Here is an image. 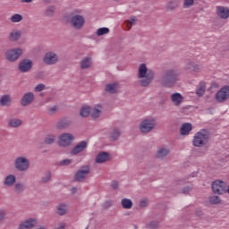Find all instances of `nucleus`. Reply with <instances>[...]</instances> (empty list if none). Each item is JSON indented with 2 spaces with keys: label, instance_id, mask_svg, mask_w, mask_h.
Segmentation results:
<instances>
[{
  "label": "nucleus",
  "instance_id": "f257e3e1",
  "mask_svg": "<svg viewBox=\"0 0 229 229\" xmlns=\"http://www.w3.org/2000/svg\"><path fill=\"white\" fill-rule=\"evenodd\" d=\"M155 78V73L153 71L148 70L146 64L140 65L138 69V80L141 87H148Z\"/></svg>",
  "mask_w": 229,
  "mask_h": 229
},
{
  "label": "nucleus",
  "instance_id": "f03ea898",
  "mask_svg": "<svg viewBox=\"0 0 229 229\" xmlns=\"http://www.w3.org/2000/svg\"><path fill=\"white\" fill-rule=\"evenodd\" d=\"M210 139V134L208 133V131L203 129L195 133L192 140V145L194 148H203L208 142V140Z\"/></svg>",
  "mask_w": 229,
  "mask_h": 229
},
{
  "label": "nucleus",
  "instance_id": "7ed1b4c3",
  "mask_svg": "<svg viewBox=\"0 0 229 229\" xmlns=\"http://www.w3.org/2000/svg\"><path fill=\"white\" fill-rule=\"evenodd\" d=\"M156 126L157 121L153 118H148L141 121L140 124V131H141V133H149V131L155 130Z\"/></svg>",
  "mask_w": 229,
  "mask_h": 229
},
{
  "label": "nucleus",
  "instance_id": "20e7f679",
  "mask_svg": "<svg viewBox=\"0 0 229 229\" xmlns=\"http://www.w3.org/2000/svg\"><path fill=\"white\" fill-rule=\"evenodd\" d=\"M14 167L17 171H28V169H30V159L23 156L16 157L14 160Z\"/></svg>",
  "mask_w": 229,
  "mask_h": 229
},
{
  "label": "nucleus",
  "instance_id": "39448f33",
  "mask_svg": "<svg viewBox=\"0 0 229 229\" xmlns=\"http://www.w3.org/2000/svg\"><path fill=\"white\" fill-rule=\"evenodd\" d=\"M74 141V136L71 133H63L59 136L58 146L68 148Z\"/></svg>",
  "mask_w": 229,
  "mask_h": 229
},
{
  "label": "nucleus",
  "instance_id": "423d86ee",
  "mask_svg": "<svg viewBox=\"0 0 229 229\" xmlns=\"http://www.w3.org/2000/svg\"><path fill=\"white\" fill-rule=\"evenodd\" d=\"M70 23L74 30H81L83 26H85V17L80 14H75L72 16Z\"/></svg>",
  "mask_w": 229,
  "mask_h": 229
},
{
  "label": "nucleus",
  "instance_id": "0eeeda50",
  "mask_svg": "<svg viewBox=\"0 0 229 229\" xmlns=\"http://www.w3.org/2000/svg\"><path fill=\"white\" fill-rule=\"evenodd\" d=\"M218 103H225L229 99V86H224L218 90L215 96Z\"/></svg>",
  "mask_w": 229,
  "mask_h": 229
},
{
  "label": "nucleus",
  "instance_id": "6e6552de",
  "mask_svg": "<svg viewBox=\"0 0 229 229\" xmlns=\"http://www.w3.org/2000/svg\"><path fill=\"white\" fill-rule=\"evenodd\" d=\"M21 55H22V49L21 48H13L5 52V56L9 62H15L16 60H19Z\"/></svg>",
  "mask_w": 229,
  "mask_h": 229
},
{
  "label": "nucleus",
  "instance_id": "1a4fd4ad",
  "mask_svg": "<svg viewBox=\"0 0 229 229\" xmlns=\"http://www.w3.org/2000/svg\"><path fill=\"white\" fill-rule=\"evenodd\" d=\"M90 174V166L85 165L80 168V170L75 174L74 178L76 182H83L87 176Z\"/></svg>",
  "mask_w": 229,
  "mask_h": 229
},
{
  "label": "nucleus",
  "instance_id": "9d476101",
  "mask_svg": "<svg viewBox=\"0 0 229 229\" xmlns=\"http://www.w3.org/2000/svg\"><path fill=\"white\" fill-rule=\"evenodd\" d=\"M212 191L214 194H223V192H226V182L223 181H215L212 183Z\"/></svg>",
  "mask_w": 229,
  "mask_h": 229
},
{
  "label": "nucleus",
  "instance_id": "9b49d317",
  "mask_svg": "<svg viewBox=\"0 0 229 229\" xmlns=\"http://www.w3.org/2000/svg\"><path fill=\"white\" fill-rule=\"evenodd\" d=\"M43 62L47 65H55L58 62V55L55 52H47L43 58Z\"/></svg>",
  "mask_w": 229,
  "mask_h": 229
},
{
  "label": "nucleus",
  "instance_id": "f8f14e48",
  "mask_svg": "<svg viewBox=\"0 0 229 229\" xmlns=\"http://www.w3.org/2000/svg\"><path fill=\"white\" fill-rule=\"evenodd\" d=\"M33 67V62L30 59H23L20 62L19 70L21 72H28Z\"/></svg>",
  "mask_w": 229,
  "mask_h": 229
},
{
  "label": "nucleus",
  "instance_id": "ddd939ff",
  "mask_svg": "<svg viewBox=\"0 0 229 229\" xmlns=\"http://www.w3.org/2000/svg\"><path fill=\"white\" fill-rule=\"evenodd\" d=\"M33 101H35V94H33V92H28L23 95L21 104V106H28V105H31Z\"/></svg>",
  "mask_w": 229,
  "mask_h": 229
},
{
  "label": "nucleus",
  "instance_id": "4468645a",
  "mask_svg": "<svg viewBox=\"0 0 229 229\" xmlns=\"http://www.w3.org/2000/svg\"><path fill=\"white\" fill-rule=\"evenodd\" d=\"M216 13L217 17L220 19H228L229 18V8L225 6H216Z\"/></svg>",
  "mask_w": 229,
  "mask_h": 229
},
{
  "label": "nucleus",
  "instance_id": "2eb2a0df",
  "mask_svg": "<svg viewBox=\"0 0 229 229\" xmlns=\"http://www.w3.org/2000/svg\"><path fill=\"white\" fill-rule=\"evenodd\" d=\"M162 85L164 87H173V70L165 72L162 80Z\"/></svg>",
  "mask_w": 229,
  "mask_h": 229
},
{
  "label": "nucleus",
  "instance_id": "dca6fc26",
  "mask_svg": "<svg viewBox=\"0 0 229 229\" xmlns=\"http://www.w3.org/2000/svg\"><path fill=\"white\" fill-rule=\"evenodd\" d=\"M85 149H87L86 141H81L71 150L70 153L71 155H80V153H83Z\"/></svg>",
  "mask_w": 229,
  "mask_h": 229
},
{
  "label": "nucleus",
  "instance_id": "f3484780",
  "mask_svg": "<svg viewBox=\"0 0 229 229\" xmlns=\"http://www.w3.org/2000/svg\"><path fill=\"white\" fill-rule=\"evenodd\" d=\"M21 37H22L21 30H13L11 32H9L8 40L11 42H18V40H21Z\"/></svg>",
  "mask_w": 229,
  "mask_h": 229
},
{
  "label": "nucleus",
  "instance_id": "a211bd4d",
  "mask_svg": "<svg viewBox=\"0 0 229 229\" xmlns=\"http://www.w3.org/2000/svg\"><path fill=\"white\" fill-rule=\"evenodd\" d=\"M17 182V177H15V175L13 174H8L7 176H5V178L4 179V185L5 187H13V185H15V182Z\"/></svg>",
  "mask_w": 229,
  "mask_h": 229
},
{
  "label": "nucleus",
  "instance_id": "6ab92c4d",
  "mask_svg": "<svg viewBox=\"0 0 229 229\" xmlns=\"http://www.w3.org/2000/svg\"><path fill=\"white\" fill-rule=\"evenodd\" d=\"M37 225V220L30 218L19 225V229H31Z\"/></svg>",
  "mask_w": 229,
  "mask_h": 229
},
{
  "label": "nucleus",
  "instance_id": "aec40b11",
  "mask_svg": "<svg viewBox=\"0 0 229 229\" xmlns=\"http://www.w3.org/2000/svg\"><path fill=\"white\" fill-rule=\"evenodd\" d=\"M186 69L193 72H201L202 67L200 64H196L192 61H190L186 64Z\"/></svg>",
  "mask_w": 229,
  "mask_h": 229
},
{
  "label": "nucleus",
  "instance_id": "412c9836",
  "mask_svg": "<svg viewBox=\"0 0 229 229\" xmlns=\"http://www.w3.org/2000/svg\"><path fill=\"white\" fill-rule=\"evenodd\" d=\"M206 90H207V84L204 81H201L197 86L196 95L199 98H201V97L205 96Z\"/></svg>",
  "mask_w": 229,
  "mask_h": 229
},
{
  "label": "nucleus",
  "instance_id": "4be33fe9",
  "mask_svg": "<svg viewBox=\"0 0 229 229\" xmlns=\"http://www.w3.org/2000/svg\"><path fill=\"white\" fill-rule=\"evenodd\" d=\"M103 107L100 105L95 106L90 111V115L92 119H98V117L101 115Z\"/></svg>",
  "mask_w": 229,
  "mask_h": 229
},
{
  "label": "nucleus",
  "instance_id": "5701e85b",
  "mask_svg": "<svg viewBox=\"0 0 229 229\" xmlns=\"http://www.w3.org/2000/svg\"><path fill=\"white\" fill-rule=\"evenodd\" d=\"M110 157L108 156V153L106 152H100L98 154L96 157L97 164H103L105 162H107L109 160Z\"/></svg>",
  "mask_w": 229,
  "mask_h": 229
},
{
  "label": "nucleus",
  "instance_id": "b1692460",
  "mask_svg": "<svg viewBox=\"0 0 229 229\" xmlns=\"http://www.w3.org/2000/svg\"><path fill=\"white\" fill-rule=\"evenodd\" d=\"M120 87L118 83H111L106 85V92H108V94H115V92H118Z\"/></svg>",
  "mask_w": 229,
  "mask_h": 229
},
{
  "label": "nucleus",
  "instance_id": "393cba45",
  "mask_svg": "<svg viewBox=\"0 0 229 229\" xmlns=\"http://www.w3.org/2000/svg\"><path fill=\"white\" fill-rule=\"evenodd\" d=\"M169 155V149L167 148L161 147L157 149L155 155L156 158H165Z\"/></svg>",
  "mask_w": 229,
  "mask_h": 229
},
{
  "label": "nucleus",
  "instance_id": "a878e982",
  "mask_svg": "<svg viewBox=\"0 0 229 229\" xmlns=\"http://www.w3.org/2000/svg\"><path fill=\"white\" fill-rule=\"evenodd\" d=\"M181 135H189L191 133V131H192V124L186 123H183L181 127Z\"/></svg>",
  "mask_w": 229,
  "mask_h": 229
},
{
  "label": "nucleus",
  "instance_id": "bb28decb",
  "mask_svg": "<svg viewBox=\"0 0 229 229\" xmlns=\"http://www.w3.org/2000/svg\"><path fill=\"white\" fill-rule=\"evenodd\" d=\"M68 210H69V206H67V204L65 203H62L57 206V214L59 216H65Z\"/></svg>",
  "mask_w": 229,
  "mask_h": 229
},
{
  "label": "nucleus",
  "instance_id": "cd10ccee",
  "mask_svg": "<svg viewBox=\"0 0 229 229\" xmlns=\"http://www.w3.org/2000/svg\"><path fill=\"white\" fill-rule=\"evenodd\" d=\"M183 102V96L180 93H174L173 94V103L175 106H180L181 103Z\"/></svg>",
  "mask_w": 229,
  "mask_h": 229
},
{
  "label": "nucleus",
  "instance_id": "c85d7f7f",
  "mask_svg": "<svg viewBox=\"0 0 229 229\" xmlns=\"http://www.w3.org/2000/svg\"><path fill=\"white\" fill-rule=\"evenodd\" d=\"M8 124L11 128H19L22 125V121L21 119L13 118L9 120Z\"/></svg>",
  "mask_w": 229,
  "mask_h": 229
},
{
  "label": "nucleus",
  "instance_id": "c756f323",
  "mask_svg": "<svg viewBox=\"0 0 229 229\" xmlns=\"http://www.w3.org/2000/svg\"><path fill=\"white\" fill-rule=\"evenodd\" d=\"M12 103V98L10 95H4L0 98L1 106H8Z\"/></svg>",
  "mask_w": 229,
  "mask_h": 229
},
{
  "label": "nucleus",
  "instance_id": "7c9ffc66",
  "mask_svg": "<svg viewBox=\"0 0 229 229\" xmlns=\"http://www.w3.org/2000/svg\"><path fill=\"white\" fill-rule=\"evenodd\" d=\"M71 124V121L69 120H61L56 123L57 130H64L67 128Z\"/></svg>",
  "mask_w": 229,
  "mask_h": 229
},
{
  "label": "nucleus",
  "instance_id": "2f4dec72",
  "mask_svg": "<svg viewBox=\"0 0 229 229\" xmlns=\"http://www.w3.org/2000/svg\"><path fill=\"white\" fill-rule=\"evenodd\" d=\"M92 64V58L86 57L81 62V69H89Z\"/></svg>",
  "mask_w": 229,
  "mask_h": 229
},
{
  "label": "nucleus",
  "instance_id": "473e14b6",
  "mask_svg": "<svg viewBox=\"0 0 229 229\" xmlns=\"http://www.w3.org/2000/svg\"><path fill=\"white\" fill-rule=\"evenodd\" d=\"M123 208L130 209L133 207V202L129 199H123L121 201Z\"/></svg>",
  "mask_w": 229,
  "mask_h": 229
},
{
  "label": "nucleus",
  "instance_id": "72a5a7b5",
  "mask_svg": "<svg viewBox=\"0 0 229 229\" xmlns=\"http://www.w3.org/2000/svg\"><path fill=\"white\" fill-rule=\"evenodd\" d=\"M81 117H89L90 115V106H84L80 112Z\"/></svg>",
  "mask_w": 229,
  "mask_h": 229
},
{
  "label": "nucleus",
  "instance_id": "f704fd0d",
  "mask_svg": "<svg viewBox=\"0 0 229 229\" xmlns=\"http://www.w3.org/2000/svg\"><path fill=\"white\" fill-rule=\"evenodd\" d=\"M136 22H137V18L132 16L130 18V20L125 21L124 24L127 30H131V26H135Z\"/></svg>",
  "mask_w": 229,
  "mask_h": 229
},
{
  "label": "nucleus",
  "instance_id": "c9c22d12",
  "mask_svg": "<svg viewBox=\"0 0 229 229\" xmlns=\"http://www.w3.org/2000/svg\"><path fill=\"white\" fill-rule=\"evenodd\" d=\"M110 33V29L104 27V28H99L97 30V36L98 37H102V35H108Z\"/></svg>",
  "mask_w": 229,
  "mask_h": 229
},
{
  "label": "nucleus",
  "instance_id": "e433bc0d",
  "mask_svg": "<svg viewBox=\"0 0 229 229\" xmlns=\"http://www.w3.org/2000/svg\"><path fill=\"white\" fill-rule=\"evenodd\" d=\"M22 19H23V17L21 14L15 13L11 16L10 21H11V22L17 23V22H21L22 21Z\"/></svg>",
  "mask_w": 229,
  "mask_h": 229
},
{
  "label": "nucleus",
  "instance_id": "4c0bfd02",
  "mask_svg": "<svg viewBox=\"0 0 229 229\" xmlns=\"http://www.w3.org/2000/svg\"><path fill=\"white\" fill-rule=\"evenodd\" d=\"M55 140H56V136L55 134H49L45 138V144H54Z\"/></svg>",
  "mask_w": 229,
  "mask_h": 229
},
{
  "label": "nucleus",
  "instance_id": "58836bf2",
  "mask_svg": "<svg viewBox=\"0 0 229 229\" xmlns=\"http://www.w3.org/2000/svg\"><path fill=\"white\" fill-rule=\"evenodd\" d=\"M24 189H26V187L21 182H18L14 185V191L18 194H21V192H24Z\"/></svg>",
  "mask_w": 229,
  "mask_h": 229
},
{
  "label": "nucleus",
  "instance_id": "ea45409f",
  "mask_svg": "<svg viewBox=\"0 0 229 229\" xmlns=\"http://www.w3.org/2000/svg\"><path fill=\"white\" fill-rule=\"evenodd\" d=\"M119 137H121V131L117 129L113 130L111 132V139H113V140H117Z\"/></svg>",
  "mask_w": 229,
  "mask_h": 229
},
{
  "label": "nucleus",
  "instance_id": "a19ab883",
  "mask_svg": "<svg viewBox=\"0 0 229 229\" xmlns=\"http://www.w3.org/2000/svg\"><path fill=\"white\" fill-rule=\"evenodd\" d=\"M209 203L212 205H218V203H221V199L217 196H212L209 198Z\"/></svg>",
  "mask_w": 229,
  "mask_h": 229
},
{
  "label": "nucleus",
  "instance_id": "79ce46f5",
  "mask_svg": "<svg viewBox=\"0 0 229 229\" xmlns=\"http://www.w3.org/2000/svg\"><path fill=\"white\" fill-rule=\"evenodd\" d=\"M35 92H42V90H46V85L44 84H38L35 89Z\"/></svg>",
  "mask_w": 229,
  "mask_h": 229
},
{
  "label": "nucleus",
  "instance_id": "37998d69",
  "mask_svg": "<svg viewBox=\"0 0 229 229\" xmlns=\"http://www.w3.org/2000/svg\"><path fill=\"white\" fill-rule=\"evenodd\" d=\"M58 110V107H56V106H54L50 108H48L47 110V113L50 114V115H53V114H56V111Z\"/></svg>",
  "mask_w": 229,
  "mask_h": 229
},
{
  "label": "nucleus",
  "instance_id": "c03bdc74",
  "mask_svg": "<svg viewBox=\"0 0 229 229\" xmlns=\"http://www.w3.org/2000/svg\"><path fill=\"white\" fill-rule=\"evenodd\" d=\"M184 8H189L194 4V0H184Z\"/></svg>",
  "mask_w": 229,
  "mask_h": 229
},
{
  "label": "nucleus",
  "instance_id": "a18cd8bd",
  "mask_svg": "<svg viewBox=\"0 0 229 229\" xmlns=\"http://www.w3.org/2000/svg\"><path fill=\"white\" fill-rule=\"evenodd\" d=\"M49 180H51V174H47L46 175H45V177H43L42 178V182H44V183H47V182H49Z\"/></svg>",
  "mask_w": 229,
  "mask_h": 229
},
{
  "label": "nucleus",
  "instance_id": "49530a36",
  "mask_svg": "<svg viewBox=\"0 0 229 229\" xmlns=\"http://www.w3.org/2000/svg\"><path fill=\"white\" fill-rule=\"evenodd\" d=\"M148 228H149V229H157V228H158V223H157V222H151V223L148 225Z\"/></svg>",
  "mask_w": 229,
  "mask_h": 229
},
{
  "label": "nucleus",
  "instance_id": "de8ad7c7",
  "mask_svg": "<svg viewBox=\"0 0 229 229\" xmlns=\"http://www.w3.org/2000/svg\"><path fill=\"white\" fill-rule=\"evenodd\" d=\"M46 13L47 15H53V13H55V7L54 6L48 7Z\"/></svg>",
  "mask_w": 229,
  "mask_h": 229
},
{
  "label": "nucleus",
  "instance_id": "09e8293b",
  "mask_svg": "<svg viewBox=\"0 0 229 229\" xmlns=\"http://www.w3.org/2000/svg\"><path fill=\"white\" fill-rule=\"evenodd\" d=\"M72 159H64L61 161V165H69V164H72Z\"/></svg>",
  "mask_w": 229,
  "mask_h": 229
},
{
  "label": "nucleus",
  "instance_id": "8fccbe9b",
  "mask_svg": "<svg viewBox=\"0 0 229 229\" xmlns=\"http://www.w3.org/2000/svg\"><path fill=\"white\" fill-rule=\"evenodd\" d=\"M6 216V212L3 209H0V221H3Z\"/></svg>",
  "mask_w": 229,
  "mask_h": 229
},
{
  "label": "nucleus",
  "instance_id": "3c124183",
  "mask_svg": "<svg viewBox=\"0 0 229 229\" xmlns=\"http://www.w3.org/2000/svg\"><path fill=\"white\" fill-rule=\"evenodd\" d=\"M111 185L113 189H117L119 187V182H117L116 181H113Z\"/></svg>",
  "mask_w": 229,
  "mask_h": 229
},
{
  "label": "nucleus",
  "instance_id": "603ef678",
  "mask_svg": "<svg viewBox=\"0 0 229 229\" xmlns=\"http://www.w3.org/2000/svg\"><path fill=\"white\" fill-rule=\"evenodd\" d=\"M182 192H183L184 194H188V192H191V187H186V188H184L183 191H182Z\"/></svg>",
  "mask_w": 229,
  "mask_h": 229
},
{
  "label": "nucleus",
  "instance_id": "864d4df0",
  "mask_svg": "<svg viewBox=\"0 0 229 229\" xmlns=\"http://www.w3.org/2000/svg\"><path fill=\"white\" fill-rule=\"evenodd\" d=\"M140 205V207H146V205H148V202L146 200H141Z\"/></svg>",
  "mask_w": 229,
  "mask_h": 229
},
{
  "label": "nucleus",
  "instance_id": "5fc2aeb1",
  "mask_svg": "<svg viewBox=\"0 0 229 229\" xmlns=\"http://www.w3.org/2000/svg\"><path fill=\"white\" fill-rule=\"evenodd\" d=\"M65 228V224H60L57 229H64Z\"/></svg>",
  "mask_w": 229,
  "mask_h": 229
},
{
  "label": "nucleus",
  "instance_id": "6e6d98bb",
  "mask_svg": "<svg viewBox=\"0 0 229 229\" xmlns=\"http://www.w3.org/2000/svg\"><path fill=\"white\" fill-rule=\"evenodd\" d=\"M33 0H22L21 3H31Z\"/></svg>",
  "mask_w": 229,
  "mask_h": 229
},
{
  "label": "nucleus",
  "instance_id": "4d7b16f0",
  "mask_svg": "<svg viewBox=\"0 0 229 229\" xmlns=\"http://www.w3.org/2000/svg\"><path fill=\"white\" fill-rule=\"evenodd\" d=\"M76 191H77V189H76V188H72V194H76Z\"/></svg>",
  "mask_w": 229,
  "mask_h": 229
},
{
  "label": "nucleus",
  "instance_id": "13d9d810",
  "mask_svg": "<svg viewBox=\"0 0 229 229\" xmlns=\"http://www.w3.org/2000/svg\"><path fill=\"white\" fill-rule=\"evenodd\" d=\"M168 10H173V6H171V3L169 4V5L167 6Z\"/></svg>",
  "mask_w": 229,
  "mask_h": 229
},
{
  "label": "nucleus",
  "instance_id": "bf43d9fd",
  "mask_svg": "<svg viewBox=\"0 0 229 229\" xmlns=\"http://www.w3.org/2000/svg\"><path fill=\"white\" fill-rule=\"evenodd\" d=\"M50 0H44L45 3H49Z\"/></svg>",
  "mask_w": 229,
  "mask_h": 229
},
{
  "label": "nucleus",
  "instance_id": "052dcab7",
  "mask_svg": "<svg viewBox=\"0 0 229 229\" xmlns=\"http://www.w3.org/2000/svg\"><path fill=\"white\" fill-rule=\"evenodd\" d=\"M197 216H201V213H197Z\"/></svg>",
  "mask_w": 229,
  "mask_h": 229
},
{
  "label": "nucleus",
  "instance_id": "680f3d73",
  "mask_svg": "<svg viewBox=\"0 0 229 229\" xmlns=\"http://www.w3.org/2000/svg\"><path fill=\"white\" fill-rule=\"evenodd\" d=\"M115 1H119V0H115Z\"/></svg>",
  "mask_w": 229,
  "mask_h": 229
}]
</instances>
